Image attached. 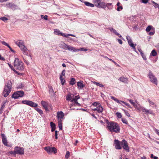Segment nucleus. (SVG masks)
<instances>
[{"label":"nucleus","mask_w":159,"mask_h":159,"mask_svg":"<svg viewBox=\"0 0 159 159\" xmlns=\"http://www.w3.org/2000/svg\"><path fill=\"white\" fill-rule=\"evenodd\" d=\"M44 149L48 154H51L53 153L54 154L57 152V150L54 147L51 148L49 147H47L44 148Z\"/></svg>","instance_id":"obj_6"},{"label":"nucleus","mask_w":159,"mask_h":159,"mask_svg":"<svg viewBox=\"0 0 159 159\" xmlns=\"http://www.w3.org/2000/svg\"><path fill=\"white\" fill-rule=\"evenodd\" d=\"M67 45L65 43L61 42L59 46L60 48H62L66 49V48Z\"/></svg>","instance_id":"obj_23"},{"label":"nucleus","mask_w":159,"mask_h":159,"mask_svg":"<svg viewBox=\"0 0 159 159\" xmlns=\"http://www.w3.org/2000/svg\"><path fill=\"white\" fill-rule=\"evenodd\" d=\"M50 125L51 128H56V125L55 124L53 123L52 122H50Z\"/></svg>","instance_id":"obj_46"},{"label":"nucleus","mask_w":159,"mask_h":159,"mask_svg":"<svg viewBox=\"0 0 159 159\" xmlns=\"http://www.w3.org/2000/svg\"><path fill=\"white\" fill-rule=\"evenodd\" d=\"M1 136L2 137V142L3 144L6 146H7V139L5 135L4 134H2Z\"/></svg>","instance_id":"obj_15"},{"label":"nucleus","mask_w":159,"mask_h":159,"mask_svg":"<svg viewBox=\"0 0 159 159\" xmlns=\"http://www.w3.org/2000/svg\"><path fill=\"white\" fill-rule=\"evenodd\" d=\"M11 83L10 81H7V84L5 86L3 94L4 97H7L10 93L11 90Z\"/></svg>","instance_id":"obj_2"},{"label":"nucleus","mask_w":159,"mask_h":159,"mask_svg":"<svg viewBox=\"0 0 159 159\" xmlns=\"http://www.w3.org/2000/svg\"><path fill=\"white\" fill-rule=\"evenodd\" d=\"M14 66L15 68L19 70H23L24 69L23 63L17 58H15L14 62Z\"/></svg>","instance_id":"obj_3"},{"label":"nucleus","mask_w":159,"mask_h":159,"mask_svg":"<svg viewBox=\"0 0 159 159\" xmlns=\"http://www.w3.org/2000/svg\"><path fill=\"white\" fill-rule=\"evenodd\" d=\"M41 103L45 110L46 111H48V103L47 102L42 101L41 102Z\"/></svg>","instance_id":"obj_16"},{"label":"nucleus","mask_w":159,"mask_h":159,"mask_svg":"<svg viewBox=\"0 0 159 159\" xmlns=\"http://www.w3.org/2000/svg\"><path fill=\"white\" fill-rule=\"evenodd\" d=\"M85 5L88 7H93L94 6V5L91 3H90L89 2H84Z\"/></svg>","instance_id":"obj_24"},{"label":"nucleus","mask_w":159,"mask_h":159,"mask_svg":"<svg viewBox=\"0 0 159 159\" xmlns=\"http://www.w3.org/2000/svg\"><path fill=\"white\" fill-rule=\"evenodd\" d=\"M117 41L120 44H122V42L121 39H118Z\"/></svg>","instance_id":"obj_58"},{"label":"nucleus","mask_w":159,"mask_h":159,"mask_svg":"<svg viewBox=\"0 0 159 159\" xmlns=\"http://www.w3.org/2000/svg\"><path fill=\"white\" fill-rule=\"evenodd\" d=\"M5 103H6V102H3L2 103V107L1 108V109H3L5 107Z\"/></svg>","instance_id":"obj_49"},{"label":"nucleus","mask_w":159,"mask_h":159,"mask_svg":"<svg viewBox=\"0 0 159 159\" xmlns=\"http://www.w3.org/2000/svg\"><path fill=\"white\" fill-rule=\"evenodd\" d=\"M75 79L74 78H71L70 82V84L73 85L75 84Z\"/></svg>","instance_id":"obj_30"},{"label":"nucleus","mask_w":159,"mask_h":159,"mask_svg":"<svg viewBox=\"0 0 159 159\" xmlns=\"http://www.w3.org/2000/svg\"><path fill=\"white\" fill-rule=\"evenodd\" d=\"M152 2L153 4H154V6L155 8H157L159 7V5L158 4H157L154 1H152Z\"/></svg>","instance_id":"obj_45"},{"label":"nucleus","mask_w":159,"mask_h":159,"mask_svg":"<svg viewBox=\"0 0 159 159\" xmlns=\"http://www.w3.org/2000/svg\"><path fill=\"white\" fill-rule=\"evenodd\" d=\"M80 50L81 51H86L88 50V49L86 48H80Z\"/></svg>","instance_id":"obj_61"},{"label":"nucleus","mask_w":159,"mask_h":159,"mask_svg":"<svg viewBox=\"0 0 159 159\" xmlns=\"http://www.w3.org/2000/svg\"><path fill=\"white\" fill-rule=\"evenodd\" d=\"M93 83L94 84H95L97 86H99L100 87H103L104 86V85H103L102 84H100L98 82H93Z\"/></svg>","instance_id":"obj_32"},{"label":"nucleus","mask_w":159,"mask_h":159,"mask_svg":"<svg viewBox=\"0 0 159 159\" xmlns=\"http://www.w3.org/2000/svg\"><path fill=\"white\" fill-rule=\"evenodd\" d=\"M70 153L69 151H67L66 152V154L65 155V157L66 159H68L70 156Z\"/></svg>","instance_id":"obj_41"},{"label":"nucleus","mask_w":159,"mask_h":159,"mask_svg":"<svg viewBox=\"0 0 159 159\" xmlns=\"http://www.w3.org/2000/svg\"><path fill=\"white\" fill-rule=\"evenodd\" d=\"M54 33L55 34L57 35H61V33L60 30H57V29H55L54 30Z\"/></svg>","instance_id":"obj_27"},{"label":"nucleus","mask_w":159,"mask_h":159,"mask_svg":"<svg viewBox=\"0 0 159 159\" xmlns=\"http://www.w3.org/2000/svg\"><path fill=\"white\" fill-rule=\"evenodd\" d=\"M77 86L79 87L80 88V89H82L84 87V86L83 84L80 82H78L77 83Z\"/></svg>","instance_id":"obj_28"},{"label":"nucleus","mask_w":159,"mask_h":159,"mask_svg":"<svg viewBox=\"0 0 159 159\" xmlns=\"http://www.w3.org/2000/svg\"><path fill=\"white\" fill-rule=\"evenodd\" d=\"M93 105L95 107H97L98 105H99V103H98L96 102H94L93 103Z\"/></svg>","instance_id":"obj_53"},{"label":"nucleus","mask_w":159,"mask_h":159,"mask_svg":"<svg viewBox=\"0 0 159 159\" xmlns=\"http://www.w3.org/2000/svg\"><path fill=\"white\" fill-rule=\"evenodd\" d=\"M74 97V95L73 94H71L70 93H69L68 94L66 97V99L68 101H70L71 102V100L73 99Z\"/></svg>","instance_id":"obj_18"},{"label":"nucleus","mask_w":159,"mask_h":159,"mask_svg":"<svg viewBox=\"0 0 159 159\" xmlns=\"http://www.w3.org/2000/svg\"><path fill=\"white\" fill-rule=\"evenodd\" d=\"M41 18H43L44 20H47L48 19V16L47 15H45L44 16L43 15H41Z\"/></svg>","instance_id":"obj_38"},{"label":"nucleus","mask_w":159,"mask_h":159,"mask_svg":"<svg viewBox=\"0 0 159 159\" xmlns=\"http://www.w3.org/2000/svg\"><path fill=\"white\" fill-rule=\"evenodd\" d=\"M49 91L50 94H52L53 93V90L52 87H49Z\"/></svg>","instance_id":"obj_34"},{"label":"nucleus","mask_w":159,"mask_h":159,"mask_svg":"<svg viewBox=\"0 0 159 159\" xmlns=\"http://www.w3.org/2000/svg\"><path fill=\"white\" fill-rule=\"evenodd\" d=\"M116 115L118 118H120L122 117L121 114L120 113H119L118 112H117L116 113Z\"/></svg>","instance_id":"obj_47"},{"label":"nucleus","mask_w":159,"mask_h":159,"mask_svg":"<svg viewBox=\"0 0 159 159\" xmlns=\"http://www.w3.org/2000/svg\"><path fill=\"white\" fill-rule=\"evenodd\" d=\"M128 100L129 101L131 104H132L133 106L135 104V103L133 102V100L128 99Z\"/></svg>","instance_id":"obj_48"},{"label":"nucleus","mask_w":159,"mask_h":159,"mask_svg":"<svg viewBox=\"0 0 159 159\" xmlns=\"http://www.w3.org/2000/svg\"><path fill=\"white\" fill-rule=\"evenodd\" d=\"M65 70H62L61 73V75L63 76H64L65 75Z\"/></svg>","instance_id":"obj_63"},{"label":"nucleus","mask_w":159,"mask_h":159,"mask_svg":"<svg viewBox=\"0 0 159 159\" xmlns=\"http://www.w3.org/2000/svg\"><path fill=\"white\" fill-rule=\"evenodd\" d=\"M112 32L116 34L118 36L119 35V34L116 32V30H115L113 29H112Z\"/></svg>","instance_id":"obj_50"},{"label":"nucleus","mask_w":159,"mask_h":159,"mask_svg":"<svg viewBox=\"0 0 159 159\" xmlns=\"http://www.w3.org/2000/svg\"><path fill=\"white\" fill-rule=\"evenodd\" d=\"M9 154H14V155L16 154V152H15V149H14V150L13 151H9L7 153V155H9Z\"/></svg>","instance_id":"obj_33"},{"label":"nucleus","mask_w":159,"mask_h":159,"mask_svg":"<svg viewBox=\"0 0 159 159\" xmlns=\"http://www.w3.org/2000/svg\"><path fill=\"white\" fill-rule=\"evenodd\" d=\"M126 39L128 41V43L129 44V45L131 46V44H134L132 43V40L131 39L130 37L129 36H126Z\"/></svg>","instance_id":"obj_20"},{"label":"nucleus","mask_w":159,"mask_h":159,"mask_svg":"<svg viewBox=\"0 0 159 159\" xmlns=\"http://www.w3.org/2000/svg\"><path fill=\"white\" fill-rule=\"evenodd\" d=\"M119 80L125 83H127L128 81L127 79L126 78H125L124 77H120Z\"/></svg>","instance_id":"obj_21"},{"label":"nucleus","mask_w":159,"mask_h":159,"mask_svg":"<svg viewBox=\"0 0 159 159\" xmlns=\"http://www.w3.org/2000/svg\"><path fill=\"white\" fill-rule=\"evenodd\" d=\"M66 49H68L70 51L75 52L80 50V49H76L74 47L70 45H67L66 48Z\"/></svg>","instance_id":"obj_14"},{"label":"nucleus","mask_w":159,"mask_h":159,"mask_svg":"<svg viewBox=\"0 0 159 159\" xmlns=\"http://www.w3.org/2000/svg\"><path fill=\"white\" fill-rule=\"evenodd\" d=\"M0 19L2 20V21L5 22L6 21L8 20V19L5 17H0Z\"/></svg>","instance_id":"obj_39"},{"label":"nucleus","mask_w":159,"mask_h":159,"mask_svg":"<svg viewBox=\"0 0 159 159\" xmlns=\"http://www.w3.org/2000/svg\"><path fill=\"white\" fill-rule=\"evenodd\" d=\"M92 110L93 111H97L98 113H101L103 111V108L100 105H98L96 108L92 109Z\"/></svg>","instance_id":"obj_13"},{"label":"nucleus","mask_w":159,"mask_h":159,"mask_svg":"<svg viewBox=\"0 0 159 159\" xmlns=\"http://www.w3.org/2000/svg\"><path fill=\"white\" fill-rule=\"evenodd\" d=\"M123 111L124 112L125 115L128 117H130V114L128 112V111H126L125 110L122 109Z\"/></svg>","instance_id":"obj_36"},{"label":"nucleus","mask_w":159,"mask_h":159,"mask_svg":"<svg viewBox=\"0 0 159 159\" xmlns=\"http://www.w3.org/2000/svg\"><path fill=\"white\" fill-rule=\"evenodd\" d=\"M141 56L144 60H146L147 59L146 57L144 55V53H143V55Z\"/></svg>","instance_id":"obj_62"},{"label":"nucleus","mask_w":159,"mask_h":159,"mask_svg":"<svg viewBox=\"0 0 159 159\" xmlns=\"http://www.w3.org/2000/svg\"><path fill=\"white\" fill-rule=\"evenodd\" d=\"M148 0H142V2L144 3H146L148 2Z\"/></svg>","instance_id":"obj_57"},{"label":"nucleus","mask_w":159,"mask_h":159,"mask_svg":"<svg viewBox=\"0 0 159 159\" xmlns=\"http://www.w3.org/2000/svg\"><path fill=\"white\" fill-rule=\"evenodd\" d=\"M8 48H9L10 50H11V52H15V51L13 50L12 48L10 47V46L8 47Z\"/></svg>","instance_id":"obj_60"},{"label":"nucleus","mask_w":159,"mask_h":159,"mask_svg":"<svg viewBox=\"0 0 159 159\" xmlns=\"http://www.w3.org/2000/svg\"><path fill=\"white\" fill-rule=\"evenodd\" d=\"M140 109L141 111H142L146 115L148 114H153V111L152 110L148 109L143 107H140Z\"/></svg>","instance_id":"obj_8"},{"label":"nucleus","mask_w":159,"mask_h":159,"mask_svg":"<svg viewBox=\"0 0 159 159\" xmlns=\"http://www.w3.org/2000/svg\"><path fill=\"white\" fill-rule=\"evenodd\" d=\"M2 43L3 45H5V46H7L8 47V46H9V45L8 44H7V43H6V42H5L4 41H2Z\"/></svg>","instance_id":"obj_51"},{"label":"nucleus","mask_w":159,"mask_h":159,"mask_svg":"<svg viewBox=\"0 0 159 159\" xmlns=\"http://www.w3.org/2000/svg\"><path fill=\"white\" fill-rule=\"evenodd\" d=\"M154 31H153V32H150L149 33V34L150 35H153L154 34Z\"/></svg>","instance_id":"obj_64"},{"label":"nucleus","mask_w":159,"mask_h":159,"mask_svg":"<svg viewBox=\"0 0 159 159\" xmlns=\"http://www.w3.org/2000/svg\"><path fill=\"white\" fill-rule=\"evenodd\" d=\"M58 124H62V119H58Z\"/></svg>","instance_id":"obj_59"},{"label":"nucleus","mask_w":159,"mask_h":159,"mask_svg":"<svg viewBox=\"0 0 159 159\" xmlns=\"http://www.w3.org/2000/svg\"><path fill=\"white\" fill-rule=\"evenodd\" d=\"M121 120L123 123H125L126 124H128V121L125 118H122L121 119Z\"/></svg>","instance_id":"obj_37"},{"label":"nucleus","mask_w":159,"mask_h":159,"mask_svg":"<svg viewBox=\"0 0 159 159\" xmlns=\"http://www.w3.org/2000/svg\"><path fill=\"white\" fill-rule=\"evenodd\" d=\"M80 98V97L78 95L77 96H74L73 99L71 100V102H75L77 101V100Z\"/></svg>","instance_id":"obj_25"},{"label":"nucleus","mask_w":159,"mask_h":159,"mask_svg":"<svg viewBox=\"0 0 159 159\" xmlns=\"http://www.w3.org/2000/svg\"><path fill=\"white\" fill-rule=\"evenodd\" d=\"M120 9L121 10H122L123 9V7L122 6L118 7H117V10L118 11H120Z\"/></svg>","instance_id":"obj_56"},{"label":"nucleus","mask_w":159,"mask_h":159,"mask_svg":"<svg viewBox=\"0 0 159 159\" xmlns=\"http://www.w3.org/2000/svg\"><path fill=\"white\" fill-rule=\"evenodd\" d=\"M121 144L123 149L127 152H129V148L127 142L125 139H123L121 142Z\"/></svg>","instance_id":"obj_9"},{"label":"nucleus","mask_w":159,"mask_h":159,"mask_svg":"<svg viewBox=\"0 0 159 159\" xmlns=\"http://www.w3.org/2000/svg\"><path fill=\"white\" fill-rule=\"evenodd\" d=\"M58 125L59 129L60 130H61L62 129V124H58Z\"/></svg>","instance_id":"obj_54"},{"label":"nucleus","mask_w":159,"mask_h":159,"mask_svg":"<svg viewBox=\"0 0 159 159\" xmlns=\"http://www.w3.org/2000/svg\"><path fill=\"white\" fill-rule=\"evenodd\" d=\"M58 132V131H57V130L55 131V139H57V132Z\"/></svg>","instance_id":"obj_55"},{"label":"nucleus","mask_w":159,"mask_h":159,"mask_svg":"<svg viewBox=\"0 0 159 159\" xmlns=\"http://www.w3.org/2000/svg\"><path fill=\"white\" fill-rule=\"evenodd\" d=\"M22 103L24 104H26L33 107H36L38 106V104L33 102L29 100H24L22 101Z\"/></svg>","instance_id":"obj_7"},{"label":"nucleus","mask_w":159,"mask_h":159,"mask_svg":"<svg viewBox=\"0 0 159 159\" xmlns=\"http://www.w3.org/2000/svg\"><path fill=\"white\" fill-rule=\"evenodd\" d=\"M24 94V93L23 91H17L12 95V97L15 99L18 98L19 97H22Z\"/></svg>","instance_id":"obj_5"},{"label":"nucleus","mask_w":159,"mask_h":159,"mask_svg":"<svg viewBox=\"0 0 159 159\" xmlns=\"http://www.w3.org/2000/svg\"><path fill=\"white\" fill-rule=\"evenodd\" d=\"M16 43L18 46H19L21 49L25 47V46L24 45L22 42L20 41L17 42Z\"/></svg>","instance_id":"obj_19"},{"label":"nucleus","mask_w":159,"mask_h":159,"mask_svg":"<svg viewBox=\"0 0 159 159\" xmlns=\"http://www.w3.org/2000/svg\"><path fill=\"white\" fill-rule=\"evenodd\" d=\"M95 5L98 8H104L106 7L105 3L99 2L98 1H97V3L95 4Z\"/></svg>","instance_id":"obj_12"},{"label":"nucleus","mask_w":159,"mask_h":159,"mask_svg":"<svg viewBox=\"0 0 159 159\" xmlns=\"http://www.w3.org/2000/svg\"><path fill=\"white\" fill-rule=\"evenodd\" d=\"M136 46V44H131V47H132L133 49L135 51H136V49L135 48V47Z\"/></svg>","instance_id":"obj_44"},{"label":"nucleus","mask_w":159,"mask_h":159,"mask_svg":"<svg viewBox=\"0 0 159 159\" xmlns=\"http://www.w3.org/2000/svg\"><path fill=\"white\" fill-rule=\"evenodd\" d=\"M157 55V52L155 50H152L150 54V55L153 56H155Z\"/></svg>","instance_id":"obj_29"},{"label":"nucleus","mask_w":159,"mask_h":159,"mask_svg":"<svg viewBox=\"0 0 159 159\" xmlns=\"http://www.w3.org/2000/svg\"><path fill=\"white\" fill-rule=\"evenodd\" d=\"M108 129L111 132H119L120 128L119 125L116 123L113 122H109L107 123Z\"/></svg>","instance_id":"obj_1"},{"label":"nucleus","mask_w":159,"mask_h":159,"mask_svg":"<svg viewBox=\"0 0 159 159\" xmlns=\"http://www.w3.org/2000/svg\"><path fill=\"white\" fill-rule=\"evenodd\" d=\"M138 50H139V52H140V53L141 55H143V51H142V50L141 49V48H138Z\"/></svg>","instance_id":"obj_52"},{"label":"nucleus","mask_w":159,"mask_h":159,"mask_svg":"<svg viewBox=\"0 0 159 159\" xmlns=\"http://www.w3.org/2000/svg\"><path fill=\"white\" fill-rule=\"evenodd\" d=\"M121 102H122L123 103H124L125 105L127 107H129L130 108H132V107H131V106H130V105L128 104L127 103H126V102H125L124 101H121Z\"/></svg>","instance_id":"obj_42"},{"label":"nucleus","mask_w":159,"mask_h":159,"mask_svg":"<svg viewBox=\"0 0 159 159\" xmlns=\"http://www.w3.org/2000/svg\"><path fill=\"white\" fill-rule=\"evenodd\" d=\"M60 80L61 81V83L62 85H64V83L65 81V80L64 79H63L62 77V75H61L60 77Z\"/></svg>","instance_id":"obj_31"},{"label":"nucleus","mask_w":159,"mask_h":159,"mask_svg":"<svg viewBox=\"0 0 159 159\" xmlns=\"http://www.w3.org/2000/svg\"><path fill=\"white\" fill-rule=\"evenodd\" d=\"M64 115L62 111L58 112L57 113V116L58 119H63Z\"/></svg>","instance_id":"obj_17"},{"label":"nucleus","mask_w":159,"mask_h":159,"mask_svg":"<svg viewBox=\"0 0 159 159\" xmlns=\"http://www.w3.org/2000/svg\"><path fill=\"white\" fill-rule=\"evenodd\" d=\"M16 153L19 154H24V149L19 147H16L15 148Z\"/></svg>","instance_id":"obj_10"},{"label":"nucleus","mask_w":159,"mask_h":159,"mask_svg":"<svg viewBox=\"0 0 159 159\" xmlns=\"http://www.w3.org/2000/svg\"><path fill=\"white\" fill-rule=\"evenodd\" d=\"M152 26L151 25L148 26L146 28V30L147 32H149L152 29Z\"/></svg>","instance_id":"obj_35"},{"label":"nucleus","mask_w":159,"mask_h":159,"mask_svg":"<svg viewBox=\"0 0 159 159\" xmlns=\"http://www.w3.org/2000/svg\"><path fill=\"white\" fill-rule=\"evenodd\" d=\"M149 103L150 106H152V105L154 106L155 107H157V105L153 101L151 100L150 99H147Z\"/></svg>","instance_id":"obj_22"},{"label":"nucleus","mask_w":159,"mask_h":159,"mask_svg":"<svg viewBox=\"0 0 159 159\" xmlns=\"http://www.w3.org/2000/svg\"><path fill=\"white\" fill-rule=\"evenodd\" d=\"M36 110L39 112V114L41 115L42 114H43V112L42 110H41L39 108H36Z\"/></svg>","instance_id":"obj_40"},{"label":"nucleus","mask_w":159,"mask_h":159,"mask_svg":"<svg viewBox=\"0 0 159 159\" xmlns=\"http://www.w3.org/2000/svg\"><path fill=\"white\" fill-rule=\"evenodd\" d=\"M115 148L116 149H120L122 147L121 146V142L118 140L115 139L114 141Z\"/></svg>","instance_id":"obj_11"},{"label":"nucleus","mask_w":159,"mask_h":159,"mask_svg":"<svg viewBox=\"0 0 159 159\" xmlns=\"http://www.w3.org/2000/svg\"><path fill=\"white\" fill-rule=\"evenodd\" d=\"M137 110H138L139 111H140V107H139L136 104L133 106Z\"/></svg>","instance_id":"obj_43"},{"label":"nucleus","mask_w":159,"mask_h":159,"mask_svg":"<svg viewBox=\"0 0 159 159\" xmlns=\"http://www.w3.org/2000/svg\"><path fill=\"white\" fill-rule=\"evenodd\" d=\"M148 76L150 81L152 83L157 85V78L153 74L151 71L149 72Z\"/></svg>","instance_id":"obj_4"},{"label":"nucleus","mask_w":159,"mask_h":159,"mask_svg":"<svg viewBox=\"0 0 159 159\" xmlns=\"http://www.w3.org/2000/svg\"><path fill=\"white\" fill-rule=\"evenodd\" d=\"M21 50L23 52L24 54L26 55H27L28 52L27 51V49L25 47L24 48H23L21 49Z\"/></svg>","instance_id":"obj_26"}]
</instances>
